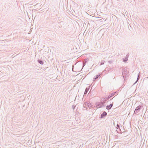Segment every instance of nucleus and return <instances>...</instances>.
I'll return each instance as SVG.
<instances>
[{"label":"nucleus","instance_id":"1","mask_svg":"<svg viewBox=\"0 0 148 148\" xmlns=\"http://www.w3.org/2000/svg\"><path fill=\"white\" fill-rule=\"evenodd\" d=\"M142 107V106L139 105L138 106H137L136 108L134 113L135 114H137L140 111V108Z\"/></svg>","mask_w":148,"mask_h":148},{"label":"nucleus","instance_id":"2","mask_svg":"<svg viewBox=\"0 0 148 148\" xmlns=\"http://www.w3.org/2000/svg\"><path fill=\"white\" fill-rule=\"evenodd\" d=\"M106 105L105 103L103 102H101L99 103H97L96 106L97 108H100L103 106L105 107Z\"/></svg>","mask_w":148,"mask_h":148},{"label":"nucleus","instance_id":"3","mask_svg":"<svg viewBox=\"0 0 148 148\" xmlns=\"http://www.w3.org/2000/svg\"><path fill=\"white\" fill-rule=\"evenodd\" d=\"M110 98V97H108L102 98L101 100L103 101V103H105L106 101Z\"/></svg>","mask_w":148,"mask_h":148},{"label":"nucleus","instance_id":"4","mask_svg":"<svg viewBox=\"0 0 148 148\" xmlns=\"http://www.w3.org/2000/svg\"><path fill=\"white\" fill-rule=\"evenodd\" d=\"M113 103H112L110 104L109 105L107 106L106 107V108L108 110L110 109L113 106Z\"/></svg>","mask_w":148,"mask_h":148},{"label":"nucleus","instance_id":"5","mask_svg":"<svg viewBox=\"0 0 148 148\" xmlns=\"http://www.w3.org/2000/svg\"><path fill=\"white\" fill-rule=\"evenodd\" d=\"M107 113L104 111L103 113L101 115V118H103V117L106 116L107 115Z\"/></svg>","mask_w":148,"mask_h":148},{"label":"nucleus","instance_id":"6","mask_svg":"<svg viewBox=\"0 0 148 148\" xmlns=\"http://www.w3.org/2000/svg\"><path fill=\"white\" fill-rule=\"evenodd\" d=\"M128 55H127L125 58L123 59V61L126 62L128 60Z\"/></svg>","mask_w":148,"mask_h":148},{"label":"nucleus","instance_id":"7","mask_svg":"<svg viewBox=\"0 0 148 148\" xmlns=\"http://www.w3.org/2000/svg\"><path fill=\"white\" fill-rule=\"evenodd\" d=\"M90 87V86H89V88H86V89L85 90V91L84 94V95H86L87 94V92H88V91Z\"/></svg>","mask_w":148,"mask_h":148},{"label":"nucleus","instance_id":"8","mask_svg":"<svg viewBox=\"0 0 148 148\" xmlns=\"http://www.w3.org/2000/svg\"><path fill=\"white\" fill-rule=\"evenodd\" d=\"M38 62L41 64H43V61L41 60H38Z\"/></svg>","mask_w":148,"mask_h":148},{"label":"nucleus","instance_id":"9","mask_svg":"<svg viewBox=\"0 0 148 148\" xmlns=\"http://www.w3.org/2000/svg\"><path fill=\"white\" fill-rule=\"evenodd\" d=\"M115 93H116V92H114V93H113L110 96H109L108 97H110V98L112 97L113 96L115 95Z\"/></svg>","mask_w":148,"mask_h":148},{"label":"nucleus","instance_id":"10","mask_svg":"<svg viewBox=\"0 0 148 148\" xmlns=\"http://www.w3.org/2000/svg\"><path fill=\"white\" fill-rule=\"evenodd\" d=\"M139 79V75H138V77L137 78V81L135 82V83L134 84H135L138 81Z\"/></svg>","mask_w":148,"mask_h":148},{"label":"nucleus","instance_id":"11","mask_svg":"<svg viewBox=\"0 0 148 148\" xmlns=\"http://www.w3.org/2000/svg\"><path fill=\"white\" fill-rule=\"evenodd\" d=\"M104 62H105V61H101V63H100V65H102L103 64Z\"/></svg>","mask_w":148,"mask_h":148},{"label":"nucleus","instance_id":"12","mask_svg":"<svg viewBox=\"0 0 148 148\" xmlns=\"http://www.w3.org/2000/svg\"><path fill=\"white\" fill-rule=\"evenodd\" d=\"M99 76H100V75H96V77H95V78H94L95 79H97Z\"/></svg>","mask_w":148,"mask_h":148},{"label":"nucleus","instance_id":"13","mask_svg":"<svg viewBox=\"0 0 148 148\" xmlns=\"http://www.w3.org/2000/svg\"><path fill=\"white\" fill-rule=\"evenodd\" d=\"M117 127H119V125H117Z\"/></svg>","mask_w":148,"mask_h":148}]
</instances>
